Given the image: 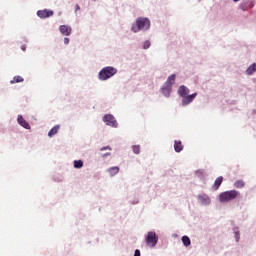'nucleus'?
Here are the masks:
<instances>
[{
    "label": "nucleus",
    "instance_id": "1",
    "mask_svg": "<svg viewBox=\"0 0 256 256\" xmlns=\"http://www.w3.org/2000/svg\"><path fill=\"white\" fill-rule=\"evenodd\" d=\"M151 27V21L147 18H138L136 20V26L132 27L134 33H139V31H147Z\"/></svg>",
    "mask_w": 256,
    "mask_h": 256
},
{
    "label": "nucleus",
    "instance_id": "2",
    "mask_svg": "<svg viewBox=\"0 0 256 256\" xmlns=\"http://www.w3.org/2000/svg\"><path fill=\"white\" fill-rule=\"evenodd\" d=\"M239 197V191L230 190L220 193L219 201L220 203H229V201H233V199H237Z\"/></svg>",
    "mask_w": 256,
    "mask_h": 256
},
{
    "label": "nucleus",
    "instance_id": "3",
    "mask_svg": "<svg viewBox=\"0 0 256 256\" xmlns=\"http://www.w3.org/2000/svg\"><path fill=\"white\" fill-rule=\"evenodd\" d=\"M117 68H113L111 66L104 67L98 74V78L100 81H107V79H111L113 75H116Z\"/></svg>",
    "mask_w": 256,
    "mask_h": 256
},
{
    "label": "nucleus",
    "instance_id": "4",
    "mask_svg": "<svg viewBox=\"0 0 256 256\" xmlns=\"http://www.w3.org/2000/svg\"><path fill=\"white\" fill-rule=\"evenodd\" d=\"M157 241H159L157 234L155 232H148L146 237V245H148V247H155V245H157Z\"/></svg>",
    "mask_w": 256,
    "mask_h": 256
},
{
    "label": "nucleus",
    "instance_id": "5",
    "mask_svg": "<svg viewBox=\"0 0 256 256\" xmlns=\"http://www.w3.org/2000/svg\"><path fill=\"white\" fill-rule=\"evenodd\" d=\"M103 121L104 123H106V125H108L109 127H114V128H117V120H115V117L111 114H106L104 117H103Z\"/></svg>",
    "mask_w": 256,
    "mask_h": 256
},
{
    "label": "nucleus",
    "instance_id": "6",
    "mask_svg": "<svg viewBox=\"0 0 256 256\" xmlns=\"http://www.w3.org/2000/svg\"><path fill=\"white\" fill-rule=\"evenodd\" d=\"M53 15H54V12L52 10H49V9H44V10H38L37 11V16L40 19H47L49 17H53Z\"/></svg>",
    "mask_w": 256,
    "mask_h": 256
},
{
    "label": "nucleus",
    "instance_id": "7",
    "mask_svg": "<svg viewBox=\"0 0 256 256\" xmlns=\"http://www.w3.org/2000/svg\"><path fill=\"white\" fill-rule=\"evenodd\" d=\"M197 199L201 205H211V198L207 194H200L197 196Z\"/></svg>",
    "mask_w": 256,
    "mask_h": 256
},
{
    "label": "nucleus",
    "instance_id": "8",
    "mask_svg": "<svg viewBox=\"0 0 256 256\" xmlns=\"http://www.w3.org/2000/svg\"><path fill=\"white\" fill-rule=\"evenodd\" d=\"M59 31L62 35L69 37V35H71L73 29L70 26L67 25H61L59 27Z\"/></svg>",
    "mask_w": 256,
    "mask_h": 256
},
{
    "label": "nucleus",
    "instance_id": "9",
    "mask_svg": "<svg viewBox=\"0 0 256 256\" xmlns=\"http://www.w3.org/2000/svg\"><path fill=\"white\" fill-rule=\"evenodd\" d=\"M197 97V93H194L192 95H187L182 98V105L185 107L189 105V103H193V100Z\"/></svg>",
    "mask_w": 256,
    "mask_h": 256
},
{
    "label": "nucleus",
    "instance_id": "10",
    "mask_svg": "<svg viewBox=\"0 0 256 256\" xmlns=\"http://www.w3.org/2000/svg\"><path fill=\"white\" fill-rule=\"evenodd\" d=\"M17 121L21 127H24V129H31V125L27 122L25 118H23L22 115H18Z\"/></svg>",
    "mask_w": 256,
    "mask_h": 256
},
{
    "label": "nucleus",
    "instance_id": "11",
    "mask_svg": "<svg viewBox=\"0 0 256 256\" xmlns=\"http://www.w3.org/2000/svg\"><path fill=\"white\" fill-rule=\"evenodd\" d=\"M189 88L185 87L184 85L180 86L178 89V95L182 98L186 97L189 95Z\"/></svg>",
    "mask_w": 256,
    "mask_h": 256
},
{
    "label": "nucleus",
    "instance_id": "12",
    "mask_svg": "<svg viewBox=\"0 0 256 256\" xmlns=\"http://www.w3.org/2000/svg\"><path fill=\"white\" fill-rule=\"evenodd\" d=\"M184 146H183V142H181L180 140H175L174 141V150L176 153H181V151H183Z\"/></svg>",
    "mask_w": 256,
    "mask_h": 256
},
{
    "label": "nucleus",
    "instance_id": "13",
    "mask_svg": "<svg viewBox=\"0 0 256 256\" xmlns=\"http://www.w3.org/2000/svg\"><path fill=\"white\" fill-rule=\"evenodd\" d=\"M221 183H223V176H219L214 184L212 185V191H217V189H219V187H221Z\"/></svg>",
    "mask_w": 256,
    "mask_h": 256
},
{
    "label": "nucleus",
    "instance_id": "14",
    "mask_svg": "<svg viewBox=\"0 0 256 256\" xmlns=\"http://www.w3.org/2000/svg\"><path fill=\"white\" fill-rule=\"evenodd\" d=\"M246 75H253V73H256V63H253L252 65H250L246 71H245Z\"/></svg>",
    "mask_w": 256,
    "mask_h": 256
},
{
    "label": "nucleus",
    "instance_id": "15",
    "mask_svg": "<svg viewBox=\"0 0 256 256\" xmlns=\"http://www.w3.org/2000/svg\"><path fill=\"white\" fill-rule=\"evenodd\" d=\"M175 77H176L175 74L170 75V76L167 78L165 85H166L167 87H171V85H174V84H175Z\"/></svg>",
    "mask_w": 256,
    "mask_h": 256
},
{
    "label": "nucleus",
    "instance_id": "16",
    "mask_svg": "<svg viewBox=\"0 0 256 256\" xmlns=\"http://www.w3.org/2000/svg\"><path fill=\"white\" fill-rule=\"evenodd\" d=\"M59 129H60V126H59V125L54 126V127L48 132V137H53V136L57 135V133H59Z\"/></svg>",
    "mask_w": 256,
    "mask_h": 256
},
{
    "label": "nucleus",
    "instance_id": "17",
    "mask_svg": "<svg viewBox=\"0 0 256 256\" xmlns=\"http://www.w3.org/2000/svg\"><path fill=\"white\" fill-rule=\"evenodd\" d=\"M108 173L111 177H115V175H117V173H119V167L114 166V167L109 168Z\"/></svg>",
    "mask_w": 256,
    "mask_h": 256
},
{
    "label": "nucleus",
    "instance_id": "18",
    "mask_svg": "<svg viewBox=\"0 0 256 256\" xmlns=\"http://www.w3.org/2000/svg\"><path fill=\"white\" fill-rule=\"evenodd\" d=\"M162 94L165 96V97H169V95H171V86H164L162 87Z\"/></svg>",
    "mask_w": 256,
    "mask_h": 256
},
{
    "label": "nucleus",
    "instance_id": "19",
    "mask_svg": "<svg viewBox=\"0 0 256 256\" xmlns=\"http://www.w3.org/2000/svg\"><path fill=\"white\" fill-rule=\"evenodd\" d=\"M234 187H236V189H243V187H245V181H243V180L235 181Z\"/></svg>",
    "mask_w": 256,
    "mask_h": 256
},
{
    "label": "nucleus",
    "instance_id": "20",
    "mask_svg": "<svg viewBox=\"0 0 256 256\" xmlns=\"http://www.w3.org/2000/svg\"><path fill=\"white\" fill-rule=\"evenodd\" d=\"M24 79L21 76H15L10 83L13 85L15 83H23Z\"/></svg>",
    "mask_w": 256,
    "mask_h": 256
},
{
    "label": "nucleus",
    "instance_id": "21",
    "mask_svg": "<svg viewBox=\"0 0 256 256\" xmlns=\"http://www.w3.org/2000/svg\"><path fill=\"white\" fill-rule=\"evenodd\" d=\"M182 243L184 247H189V245H191V239H189L188 236H183Z\"/></svg>",
    "mask_w": 256,
    "mask_h": 256
},
{
    "label": "nucleus",
    "instance_id": "22",
    "mask_svg": "<svg viewBox=\"0 0 256 256\" xmlns=\"http://www.w3.org/2000/svg\"><path fill=\"white\" fill-rule=\"evenodd\" d=\"M132 150H133V153H135V155H139V153H141V146L134 145L132 146Z\"/></svg>",
    "mask_w": 256,
    "mask_h": 256
},
{
    "label": "nucleus",
    "instance_id": "23",
    "mask_svg": "<svg viewBox=\"0 0 256 256\" xmlns=\"http://www.w3.org/2000/svg\"><path fill=\"white\" fill-rule=\"evenodd\" d=\"M74 167H75V169H81V167H83V161L82 160H75L74 161Z\"/></svg>",
    "mask_w": 256,
    "mask_h": 256
},
{
    "label": "nucleus",
    "instance_id": "24",
    "mask_svg": "<svg viewBox=\"0 0 256 256\" xmlns=\"http://www.w3.org/2000/svg\"><path fill=\"white\" fill-rule=\"evenodd\" d=\"M242 3L248 5V7H250L251 9H253V7H255V4L253 3L252 0H244Z\"/></svg>",
    "mask_w": 256,
    "mask_h": 256
},
{
    "label": "nucleus",
    "instance_id": "25",
    "mask_svg": "<svg viewBox=\"0 0 256 256\" xmlns=\"http://www.w3.org/2000/svg\"><path fill=\"white\" fill-rule=\"evenodd\" d=\"M240 9H242V11H247V9H251V7H249V5L244 4L243 2L240 4Z\"/></svg>",
    "mask_w": 256,
    "mask_h": 256
},
{
    "label": "nucleus",
    "instance_id": "26",
    "mask_svg": "<svg viewBox=\"0 0 256 256\" xmlns=\"http://www.w3.org/2000/svg\"><path fill=\"white\" fill-rule=\"evenodd\" d=\"M151 47V42L149 40L145 41L143 44V49H149Z\"/></svg>",
    "mask_w": 256,
    "mask_h": 256
},
{
    "label": "nucleus",
    "instance_id": "27",
    "mask_svg": "<svg viewBox=\"0 0 256 256\" xmlns=\"http://www.w3.org/2000/svg\"><path fill=\"white\" fill-rule=\"evenodd\" d=\"M107 149H109V151H111V147H109V146L102 147L100 149V151H107Z\"/></svg>",
    "mask_w": 256,
    "mask_h": 256
},
{
    "label": "nucleus",
    "instance_id": "28",
    "mask_svg": "<svg viewBox=\"0 0 256 256\" xmlns=\"http://www.w3.org/2000/svg\"><path fill=\"white\" fill-rule=\"evenodd\" d=\"M134 256H141V251H139L138 249L135 250Z\"/></svg>",
    "mask_w": 256,
    "mask_h": 256
},
{
    "label": "nucleus",
    "instance_id": "29",
    "mask_svg": "<svg viewBox=\"0 0 256 256\" xmlns=\"http://www.w3.org/2000/svg\"><path fill=\"white\" fill-rule=\"evenodd\" d=\"M69 38H64V45H69Z\"/></svg>",
    "mask_w": 256,
    "mask_h": 256
},
{
    "label": "nucleus",
    "instance_id": "30",
    "mask_svg": "<svg viewBox=\"0 0 256 256\" xmlns=\"http://www.w3.org/2000/svg\"><path fill=\"white\" fill-rule=\"evenodd\" d=\"M81 9V7L77 4L76 5V11H79Z\"/></svg>",
    "mask_w": 256,
    "mask_h": 256
},
{
    "label": "nucleus",
    "instance_id": "31",
    "mask_svg": "<svg viewBox=\"0 0 256 256\" xmlns=\"http://www.w3.org/2000/svg\"><path fill=\"white\" fill-rule=\"evenodd\" d=\"M107 155H111V153H107V154H105V155H104V157H107Z\"/></svg>",
    "mask_w": 256,
    "mask_h": 256
},
{
    "label": "nucleus",
    "instance_id": "32",
    "mask_svg": "<svg viewBox=\"0 0 256 256\" xmlns=\"http://www.w3.org/2000/svg\"><path fill=\"white\" fill-rule=\"evenodd\" d=\"M237 1H239V0H233L234 3H237Z\"/></svg>",
    "mask_w": 256,
    "mask_h": 256
},
{
    "label": "nucleus",
    "instance_id": "33",
    "mask_svg": "<svg viewBox=\"0 0 256 256\" xmlns=\"http://www.w3.org/2000/svg\"><path fill=\"white\" fill-rule=\"evenodd\" d=\"M23 51H25V48H22Z\"/></svg>",
    "mask_w": 256,
    "mask_h": 256
}]
</instances>
